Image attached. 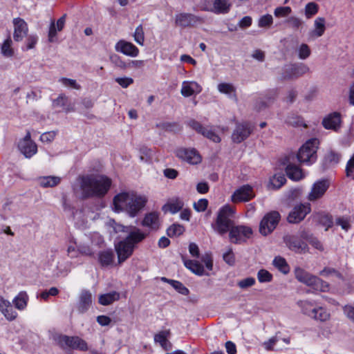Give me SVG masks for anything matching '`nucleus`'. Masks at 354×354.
I'll use <instances>...</instances> for the list:
<instances>
[{
    "instance_id": "obj_49",
    "label": "nucleus",
    "mask_w": 354,
    "mask_h": 354,
    "mask_svg": "<svg viewBox=\"0 0 354 354\" xmlns=\"http://www.w3.org/2000/svg\"><path fill=\"white\" fill-rule=\"evenodd\" d=\"M133 37H134L135 41L138 44H139L140 46L144 45L145 33H144L143 28L141 25L136 27L134 34H133Z\"/></svg>"
},
{
    "instance_id": "obj_19",
    "label": "nucleus",
    "mask_w": 354,
    "mask_h": 354,
    "mask_svg": "<svg viewBox=\"0 0 354 354\" xmlns=\"http://www.w3.org/2000/svg\"><path fill=\"white\" fill-rule=\"evenodd\" d=\"M115 50L127 56L136 57L139 55V49L132 43L121 39L115 45Z\"/></svg>"
},
{
    "instance_id": "obj_31",
    "label": "nucleus",
    "mask_w": 354,
    "mask_h": 354,
    "mask_svg": "<svg viewBox=\"0 0 354 354\" xmlns=\"http://www.w3.org/2000/svg\"><path fill=\"white\" fill-rule=\"evenodd\" d=\"M37 181L41 187H53L60 183L61 178L55 176H40Z\"/></svg>"
},
{
    "instance_id": "obj_26",
    "label": "nucleus",
    "mask_w": 354,
    "mask_h": 354,
    "mask_svg": "<svg viewBox=\"0 0 354 354\" xmlns=\"http://www.w3.org/2000/svg\"><path fill=\"white\" fill-rule=\"evenodd\" d=\"M202 91L201 86L195 81H184L182 83L180 93L184 97H189L194 94L200 93Z\"/></svg>"
},
{
    "instance_id": "obj_6",
    "label": "nucleus",
    "mask_w": 354,
    "mask_h": 354,
    "mask_svg": "<svg viewBox=\"0 0 354 354\" xmlns=\"http://www.w3.org/2000/svg\"><path fill=\"white\" fill-rule=\"evenodd\" d=\"M254 235L252 229L245 225H232L230 228L229 239L231 242H247Z\"/></svg>"
},
{
    "instance_id": "obj_48",
    "label": "nucleus",
    "mask_w": 354,
    "mask_h": 354,
    "mask_svg": "<svg viewBox=\"0 0 354 354\" xmlns=\"http://www.w3.org/2000/svg\"><path fill=\"white\" fill-rule=\"evenodd\" d=\"M68 102V98L66 96L64 95H59L56 100H55L53 102V106L55 108H62L66 112L70 111L69 109L66 107Z\"/></svg>"
},
{
    "instance_id": "obj_13",
    "label": "nucleus",
    "mask_w": 354,
    "mask_h": 354,
    "mask_svg": "<svg viewBox=\"0 0 354 354\" xmlns=\"http://www.w3.org/2000/svg\"><path fill=\"white\" fill-rule=\"evenodd\" d=\"M252 131L253 128L250 123L238 124L232 134V140L234 142L241 143L250 136Z\"/></svg>"
},
{
    "instance_id": "obj_10",
    "label": "nucleus",
    "mask_w": 354,
    "mask_h": 354,
    "mask_svg": "<svg viewBox=\"0 0 354 354\" xmlns=\"http://www.w3.org/2000/svg\"><path fill=\"white\" fill-rule=\"evenodd\" d=\"M330 183L327 180H319L315 182L307 195L308 201L315 202L321 199L329 188Z\"/></svg>"
},
{
    "instance_id": "obj_24",
    "label": "nucleus",
    "mask_w": 354,
    "mask_h": 354,
    "mask_svg": "<svg viewBox=\"0 0 354 354\" xmlns=\"http://www.w3.org/2000/svg\"><path fill=\"white\" fill-rule=\"evenodd\" d=\"M141 225L152 230H157L160 226L159 214L156 212L146 214L141 222Z\"/></svg>"
},
{
    "instance_id": "obj_11",
    "label": "nucleus",
    "mask_w": 354,
    "mask_h": 354,
    "mask_svg": "<svg viewBox=\"0 0 354 354\" xmlns=\"http://www.w3.org/2000/svg\"><path fill=\"white\" fill-rule=\"evenodd\" d=\"M188 125L197 133L203 135L204 137L207 139L214 142H220L221 138L215 132L214 129L210 126H203L198 122L192 120L189 122Z\"/></svg>"
},
{
    "instance_id": "obj_5",
    "label": "nucleus",
    "mask_w": 354,
    "mask_h": 354,
    "mask_svg": "<svg viewBox=\"0 0 354 354\" xmlns=\"http://www.w3.org/2000/svg\"><path fill=\"white\" fill-rule=\"evenodd\" d=\"M319 143V140L316 138L307 140L298 151V160L306 165H311L315 162L317 160V149Z\"/></svg>"
},
{
    "instance_id": "obj_51",
    "label": "nucleus",
    "mask_w": 354,
    "mask_h": 354,
    "mask_svg": "<svg viewBox=\"0 0 354 354\" xmlns=\"http://www.w3.org/2000/svg\"><path fill=\"white\" fill-rule=\"evenodd\" d=\"M286 23L293 29H299L302 27L304 21L296 16H291L286 20Z\"/></svg>"
},
{
    "instance_id": "obj_58",
    "label": "nucleus",
    "mask_w": 354,
    "mask_h": 354,
    "mask_svg": "<svg viewBox=\"0 0 354 354\" xmlns=\"http://www.w3.org/2000/svg\"><path fill=\"white\" fill-rule=\"evenodd\" d=\"M1 312L8 321H12L15 319L17 316V313L12 308L11 304L9 305V307L5 308Z\"/></svg>"
},
{
    "instance_id": "obj_16",
    "label": "nucleus",
    "mask_w": 354,
    "mask_h": 354,
    "mask_svg": "<svg viewBox=\"0 0 354 354\" xmlns=\"http://www.w3.org/2000/svg\"><path fill=\"white\" fill-rule=\"evenodd\" d=\"M97 261L103 268H109L119 266L118 260H115V252L111 250L100 251L97 254Z\"/></svg>"
},
{
    "instance_id": "obj_37",
    "label": "nucleus",
    "mask_w": 354,
    "mask_h": 354,
    "mask_svg": "<svg viewBox=\"0 0 354 354\" xmlns=\"http://www.w3.org/2000/svg\"><path fill=\"white\" fill-rule=\"evenodd\" d=\"M120 299V294L116 291H113L99 296V303L103 306L111 304L113 301Z\"/></svg>"
},
{
    "instance_id": "obj_36",
    "label": "nucleus",
    "mask_w": 354,
    "mask_h": 354,
    "mask_svg": "<svg viewBox=\"0 0 354 354\" xmlns=\"http://www.w3.org/2000/svg\"><path fill=\"white\" fill-rule=\"evenodd\" d=\"M286 182V178L283 174H276L270 178L268 187L271 189H278L281 188Z\"/></svg>"
},
{
    "instance_id": "obj_20",
    "label": "nucleus",
    "mask_w": 354,
    "mask_h": 354,
    "mask_svg": "<svg viewBox=\"0 0 354 354\" xmlns=\"http://www.w3.org/2000/svg\"><path fill=\"white\" fill-rule=\"evenodd\" d=\"M203 20L194 15L187 13H180L175 17L176 26L183 28L194 26L197 24L201 23Z\"/></svg>"
},
{
    "instance_id": "obj_47",
    "label": "nucleus",
    "mask_w": 354,
    "mask_h": 354,
    "mask_svg": "<svg viewBox=\"0 0 354 354\" xmlns=\"http://www.w3.org/2000/svg\"><path fill=\"white\" fill-rule=\"evenodd\" d=\"M183 232L184 227L183 225L179 224H173L167 229V234L169 236L174 237L176 236H180L183 233Z\"/></svg>"
},
{
    "instance_id": "obj_3",
    "label": "nucleus",
    "mask_w": 354,
    "mask_h": 354,
    "mask_svg": "<svg viewBox=\"0 0 354 354\" xmlns=\"http://www.w3.org/2000/svg\"><path fill=\"white\" fill-rule=\"evenodd\" d=\"M107 225L115 233L125 234V242L120 241L118 243H138L143 241L148 235L146 232L136 226H124L117 223L114 220L109 221Z\"/></svg>"
},
{
    "instance_id": "obj_45",
    "label": "nucleus",
    "mask_w": 354,
    "mask_h": 354,
    "mask_svg": "<svg viewBox=\"0 0 354 354\" xmlns=\"http://www.w3.org/2000/svg\"><path fill=\"white\" fill-rule=\"evenodd\" d=\"M318 5L314 2L308 3L304 8V14L307 19H310L318 12Z\"/></svg>"
},
{
    "instance_id": "obj_25",
    "label": "nucleus",
    "mask_w": 354,
    "mask_h": 354,
    "mask_svg": "<svg viewBox=\"0 0 354 354\" xmlns=\"http://www.w3.org/2000/svg\"><path fill=\"white\" fill-rule=\"evenodd\" d=\"M308 71L309 68L304 64L294 65L286 68V73L283 75V77L284 79L297 78L307 73Z\"/></svg>"
},
{
    "instance_id": "obj_54",
    "label": "nucleus",
    "mask_w": 354,
    "mask_h": 354,
    "mask_svg": "<svg viewBox=\"0 0 354 354\" xmlns=\"http://www.w3.org/2000/svg\"><path fill=\"white\" fill-rule=\"evenodd\" d=\"M201 261L205 265L206 268L211 271L213 269V258L210 252H206L201 256Z\"/></svg>"
},
{
    "instance_id": "obj_56",
    "label": "nucleus",
    "mask_w": 354,
    "mask_h": 354,
    "mask_svg": "<svg viewBox=\"0 0 354 354\" xmlns=\"http://www.w3.org/2000/svg\"><path fill=\"white\" fill-rule=\"evenodd\" d=\"M171 286L183 295H187L189 294V290L178 281H171Z\"/></svg>"
},
{
    "instance_id": "obj_60",
    "label": "nucleus",
    "mask_w": 354,
    "mask_h": 354,
    "mask_svg": "<svg viewBox=\"0 0 354 354\" xmlns=\"http://www.w3.org/2000/svg\"><path fill=\"white\" fill-rule=\"evenodd\" d=\"M115 80L121 87L124 88H127L133 83V80L129 77H117L115 79Z\"/></svg>"
},
{
    "instance_id": "obj_42",
    "label": "nucleus",
    "mask_w": 354,
    "mask_h": 354,
    "mask_svg": "<svg viewBox=\"0 0 354 354\" xmlns=\"http://www.w3.org/2000/svg\"><path fill=\"white\" fill-rule=\"evenodd\" d=\"M297 305L301 308L303 314L310 317L314 312V309L317 307L310 301L306 300H301L297 302Z\"/></svg>"
},
{
    "instance_id": "obj_23",
    "label": "nucleus",
    "mask_w": 354,
    "mask_h": 354,
    "mask_svg": "<svg viewBox=\"0 0 354 354\" xmlns=\"http://www.w3.org/2000/svg\"><path fill=\"white\" fill-rule=\"evenodd\" d=\"M342 123L341 114L337 112H333L326 117L322 121L323 126L327 129L337 131Z\"/></svg>"
},
{
    "instance_id": "obj_1",
    "label": "nucleus",
    "mask_w": 354,
    "mask_h": 354,
    "mask_svg": "<svg viewBox=\"0 0 354 354\" xmlns=\"http://www.w3.org/2000/svg\"><path fill=\"white\" fill-rule=\"evenodd\" d=\"M147 202L145 196L133 191L122 192L113 198V210L116 213L126 212L131 218L136 217Z\"/></svg>"
},
{
    "instance_id": "obj_50",
    "label": "nucleus",
    "mask_w": 354,
    "mask_h": 354,
    "mask_svg": "<svg viewBox=\"0 0 354 354\" xmlns=\"http://www.w3.org/2000/svg\"><path fill=\"white\" fill-rule=\"evenodd\" d=\"M292 12V9L289 6H279L274 9V15L277 18H283L288 17Z\"/></svg>"
},
{
    "instance_id": "obj_27",
    "label": "nucleus",
    "mask_w": 354,
    "mask_h": 354,
    "mask_svg": "<svg viewBox=\"0 0 354 354\" xmlns=\"http://www.w3.org/2000/svg\"><path fill=\"white\" fill-rule=\"evenodd\" d=\"M92 304V295L88 290H82L80 295L77 308L80 313L86 312Z\"/></svg>"
},
{
    "instance_id": "obj_21",
    "label": "nucleus",
    "mask_w": 354,
    "mask_h": 354,
    "mask_svg": "<svg viewBox=\"0 0 354 354\" xmlns=\"http://www.w3.org/2000/svg\"><path fill=\"white\" fill-rule=\"evenodd\" d=\"M294 159V156L291 155L287 158V166L286 172L288 177L295 181H298L304 178L305 175L302 170L297 165L290 163V160Z\"/></svg>"
},
{
    "instance_id": "obj_35",
    "label": "nucleus",
    "mask_w": 354,
    "mask_h": 354,
    "mask_svg": "<svg viewBox=\"0 0 354 354\" xmlns=\"http://www.w3.org/2000/svg\"><path fill=\"white\" fill-rule=\"evenodd\" d=\"M184 206V203L181 199L176 198L168 202L162 207V210L165 212H170L171 214H176Z\"/></svg>"
},
{
    "instance_id": "obj_18",
    "label": "nucleus",
    "mask_w": 354,
    "mask_h": 354,
    "mask_svg": "<svg viewBox=\"0 0 354 354\" xmlns=\"http://www.w3.org/2000/svg\"><path fill=\"white\" fill-rule=\"evenodd\" d=\"M14 31L13 39L15 41L19 42L27 36L28 32V26L27 23L21 18L17 17L13 19L12 21Z\"/></svg>"
},
{
    "instance_id": "obj_63",
    "label": "nucleus",
    "mask_w": 354,
    "mask_h": 354,
    "mask_svg": "<svg viewBox=\"0 0 354 354\" xmlns=\"http://www.w3.org/2000/svg\"><path fill=\"white\" fill-rule=\"evenodd\" d=\"M255 283V279L253 277H248L243 279L238 282V286L242 288L245 289L248 287L252 286Z\"/></svg>"
},
{
    "instance_id": "obj_38",
    "label": "nucleus",
    "mask_w": 354,
    "mask_h": 354,
    "mask_svg": "<svg viewBox=\"0 0 354 354\" xmlns=\"http://www.w3.org/2000/svg\"><path fill=\"white\" fill-rule=\"evenodd\" d=\"M28 296L26 292H20L13 299V304L19 310L25 309L27 306Z\"/></svg>"
},
{
    "instance_id": "obj_61",
    "label": "nucleus",
    "mask_w": 354,
    "mask_h": 354,
    "mask_svg": "<svg viewBox=\"0 0 354 354\" xmlns=\"http://www.w3.org/2000/svg\"><path fill=\"white\" fill-rule=\"evenodd\" d=\"M38 41V37L36 35H30L26 40V49L30 50L35 48Z\"/></svg>"
},
{
    "instance_id": "obj_29",
    "label": "nucleus",
    "mask_w": 354,
    "mask_h": 354,
    "mask_svg": "<svg viewBox=\"0 0 354 354\" xmlns=\"http://www.w3.org/2000/svg\"><path fill=\"white\" fill-rule=\"evenodd\" d=\"M183 260L185 266L187 269L191 270L193 273H194L198 276H202V275L206 274L205 273V269H204L203 266L201 263H199L198 261L187 260V259H185L183 257Z\"/></svg>"
},
{
    "instance_id": "obj_9",
    "label": "nucleus",
    "mask_w": 354,
    "mask_h": 354,
    "mask_svg": "<svg viewBox=\"0 0 354 354\" xmlns=\"http://www.w3.org/2000/svg\"><path fill=\"white\" fill-rule=\"evenodd\" d=\"M311 211L308 203H299L294 206L288 216V221L290 223H298L303 221Z\"/></svg>"
},
{
    "instance_id": "obj_41",
    "label": "nucleus",
    "mask_w": 354,
    "mask_h": 354,
    "mask_svg": "<svg viewBox=\"0 0 354 354\" xmlns=\"http://www.w3.org/2000/svg\"><path fill=\"white\" fill-rule=\"evenodd\" d=\"M170 335V330H165L159 332L154 336V341L160 344V346L165 350L167 349V344H169L167 338Z\"/></svg>"
},
{
    "instance_id": "obj_34",
    "label": "nucleus",
    "mask_w": 354,
    "mask_h": 354,
    "mask_svg": "<svg viewBox=\"0 0 354 354\" xmlns=\"http://www.w3.org/2000/svg\"><path fill=\"white\" fill-rule=\"evenodd\" d=\"M218 91L225 94L232 100H237L236 88L230 83H220L217 86Z\"/></svg>"
},
{
    "instance_id": "obj_17",
    "label": "nucleus",
    "mask_w": 354,
    "mask_h": 354,
    "mask_svg": "<svg viewBox=\"0 0 354 354\" xmlns=\"http://www.w3.org/2000/svg\"><path fill=\"white\" fill-rule=\"evenodd\" d=\"M232 6L230 0H214L205 10L216 15H225L230 11Z\"/></svg>"
},
{
    "instance_id": "obj_62",
    "label": "nucleus",
    "mask_w": 354,
    "mask_h": 354,
    "mask_svg": "<svg viewBox=\"0 0 354 354\" xmlns=\"http://www.w3.org/2000/svg\"><path fill=\"white\" fill-rule=\"evenodd\" d=\"M59 32L55 26V23L54 21H52L49 27L48 31V41L50 42H54L56 40L57 32Z\"/></svg>"
},
{
    "instance_id": "obj_4",
    "label": "nucleus",
    "mask_w": 354,
    "mask_h": 354,
    "mask_svg": "<svg viewBox=\"0 0 354 354\" xmlns=\"http://www.w3.org/2000/svg\"><path fill=\"white\" fill-rule=\"evenodd\" d=\"M235 213V209L230 205H225L218 212L215 221L212 224V228L220 234H224L232 226L230 217Z\"/></svg>"
},
{
    "instance_id": "obj_32",
    "label": "nucleus",
    "mask_w": 354,
    "mask_h": 354,
    "mask_svg": "<svg viewBox=\"0 0 354 354\" xmlns=\"http://www.w3.org/2000/svg\"><path fill=\"white\" fill-rule=\"evenodd\" d=\"M310 318L317 322H326L330 319V313L326 308L322 306H317L314 309Z\"/></svg>"
},
{
    "instance_id": "obj_14",
    "label": "nucleus",
    "mask_w": 354,
    "mask_h": 354,
    "mask_svg": "<svg viewBox=\"0 0 354 354\" xmlns=\"http://www.w3.org/2000/svg\"><path fill=\"white\" fill-rule=\"evenodd\" d=\"M18 147L21 153L27 158H31L37 151V145L31 140L30 132H27L26 136L19 141Z\"/></svg>"
},
{
    "instance_id": "obj_12",
    "label": "nucleus",
    "mask_w": 354,
    "mask_h": 354,
    "mask_svg": "<svg viewBox=\"0 0 354 354\" xmlns=\"http://www.w3.org/2000/svg\"><path fill=\"white\" fill-rule=\"evenodd\" d=\"M252 187L245 185L234 191L231 196V201L234 203L248 202L254 197Z\"/></svg>"
},
{
    "instance_id": "obj_46",
    "label": "nucleus",
    "mask_w": 354,
    "mask_h": 354,
    "mask_svg": "<svg viewBox=\"0 0 354 354\" xmlns=\"http://www.w3.org/2000/svg\"><path fill=\"white\" fill-rule=\"evenodd\" d=\"M273 24V17L271 15L267 14L261 16L258 21V26L260 28H270Z\"/></svg>"
},
{
    "instance_id": "obj_30",
    "label": "nucleus",
    "mask_w": 354,
    "mask_h": 354,
    "mask_svg": "<svg viewBox=\"0 0 354 354\" xmlns=\"http://www.w3.org/2000/svg\"><path fill=\"white\" fill-rule=\"evenodd\" d=\"M306 286L311 287L317 291L326 292L328 290V284L314 275L310 277Z\"/></svg>"
},
{
    "instance_id": "obj_59",
    "label": "nucleus",
    "mask_w": 354,
    "mask_h": 354,
    "mask_svg": "<svg viewBox=\"0 0 354 354\" xmlns=\"http://www.w3.org/2000/svg\"><path fill=\"white\" fill-rule=\"evenodd\" d=\"M223 261L229 266H232L235 263V256L231 248H229L225 252L223 253Z\"/></svg>"
},
{
    "instance_id": "obj_52",
    "label": "nucleus",
    "mask_w": 354,
    "mask_h": 354,
    "mask_svg": "<svg viewBox=\"0 0 354 354\" xmlns=\"http://www.w3.org/2000/svg\"><path fill=\"white\" fill-rule=\"evenodd\" d=\"M297 53L298 57L300 59H306L310 55V49L307 44H302L299 46Z\"/></svg>"
},
{
    "instance_id": "obj_57",
    "label": "nucleus",
    "mask_w": 354,
    "mask_h": 354,
    "mask_svg": "<svg viewBox=\"0 0 354 354\" xmlns=\"http://www.w3.org/2000/svg\"><path fill=\"white\" fill-rule=\"evenodd\" d=\"M340 155L334 151H329L325 156V161L330 165H335L339 162Z\"/></svg>"
},
{
    "instance_id": "obj_64",
    "label": "nucleus",
    "mask_w": 354,
    "mask_h": 354,
    "mask_svg": "<svg viewBox=\"0 0 354 354\" xmlns=\"http://www.w3.org/2000/svg\"><path fill=\"white\" fill-rule=\"evenodd\" d=\"M208 205V201L205 198L198 200L194 204V207L197 212H203Z\"/></svg>"
},
{
    "instance_id": "obj_33",
    "label": "nucleus",
    "mask_w": 354,
    "mask_h": 354,
    "mask_svg": "<svg viewBox=\"0 0 354 354\" xmlns=\"http://www.w3.org/2000/svg\"><path fill=\"white\" fill-rule=\"evenodd\" d=\"M326 21L323 17H317L314 21V28L310 32V35L313 38H317L322 36L326 30Z\"/></svg>"
},
{
    "instance_id": "obj_22",
    "label": "nucleus",
    "mask_w": 354,
    "mask_h": 354,
    "mask_svg": "<svg viewBox=\"0 0 354 354\" xmlns=\"http://www.w3.org/2000/svg\"><path fill=\"white\" fill-rule=\"evenodd\" d=\"M135 245H115V251L118 256V264L121 265L131 256Z\"/></svg>"
},
{
    "instance_id": "obj_44",
    "label": "nucleus",
    "mask_w": 354,
    "mask_h": 354,
    "mask_svg": "<svg viewBox=\"0 0 354 354\" xmlns=\"http://www.w3.org/2000/svg\"><path fill=\"white\" fill-rule=\"evenodd\" d=\"M335 225L340 226L344 231H348L351 226V218L350 216H339L335 219Z\"/></svg>"
},
{
    "instance_id": "obj_15",
    "label": "nucleus",
    "mask_w": 354,
    "mask_h": 354,
    "mask_svg": "<svg viewBox=\"0 0 354 354\" xmlns=\"http://www.w3.org/2000/svg\"><path fill=\"white\" fill-rule=\"evenodd\" d=\"M176 155L179 158L192 165L198 164L202 160L201 155L195 149H178L176 151Z\"/></svg>"
},
{
    "instance_id": "obj_39",
    "label": "nucleus",
    "mask_w": 354,
    "mask_h": 354,
    "mask_svg": "<svg viewBox=\"0 0 354 354\" xmlns=\"http://www.w3.org/2000/svg\"><path fill=\"white\" fill-rule=\"evenodd\" d=\"M1 53L6 57H12L15 54V50L12 48V41L8 37L1 44Z\"/></svg>"
},
{
    "instance_id": "obj_53",
    "label": "nucleus",
    "mask_w": 354,
    "mask_h": 354,
    "mask_svg": "<svg viewBox=\"0 0 354 354\" xmlns=\"http://www.w3.org/2000/svg\"><path fill=\"white\" fill-rule=\"evenodd\" d=\"M59 82L65 87L74 88V89H80V86L76 82V80L73 79H68L66 77H62L59 80Z\"/></svg>"
},
{
    "instance_id": "obj_8",
    "label": "nucleus",
    "mask_w": 354,
    "mask_h": 354,
    "mask_svg": "<svg viewBox=\"0 0 354 354\" xmlns=\"http://www.w3.org/2000/svg\"><path fill=\"white\" fill-rule=\"evenodd\" d=\"M58 344L63 348H71L82 351L88 350L87 343L79 337L62 335L58 338Z\"/></svg>"
},
{
    "instance_id": "obj_40",
    "label": "nucleus",
    "mask_w": 354,
    "mask_h": 354,
    "mask_svg": "<svg viewBox=\"0 0 354 354\" xmlns=\"http://www.w3.org/2000/svg\"><path fill=\"white\" fill-rule=\"evenodd\" d=\"M274 266L284 274L290 272V267L286 259L281 257H276L273 260Z\"/></svg>"
},
{
    "instance_id": "obj_7",
    "label": "nucleus",
    "mask_w": 354,
    "mask_h": 354,
    "mask_svg": "<svg viewBox=\"0 0 354 354\" xmlns=\"http://www.w3.org/2000/svg\"><path fill=\"white\" fill-rule=\"evenodd\" d=\"M280 214L278 212L272 211L266 214L259 224V232L267 236L277 227L280 220Z\"/></svg>"
},
{
    "instance_id": "obj_2",
    "label": "nucleus",
    "mask_w": 354,
    "mask_h": 354,
    "mask_svg": "<svg viewBox=\"0 0 354 354\" xmlns=\"http://www.w3.org/2000/svg\"><path fill=\"white\" fill-rule=\"evenodd\" d=\"M84 197H104L110 189L111 179L104 175L89 174L78 178Z\"/></svg>"
},
{
    "instance_id": "obj_28",
    "label": "nucleus",
    "mask_w": 354,
    "mask_h": 354,
    "mask_svg": "<svg viewBox=\"0 0 354 354\" xmlns=\"http://www.w3.org/2000/svg\"><path fill=\"white\" fill-rule=\"evenodd\" d=\"M67 253L71 257H75L80 254L91 255L92 251L86 245H71L67 248Z\"/></svg>"
},
{
    "instance_id": "obj_55",
    "label": "nucleus",
    "mask_w": 354,
    "mask_h": 354,
    "mask_svg": "<svg viewBox=\"0 0 354 354\" xmlns=\"http://www.w3.org/2000/svg\"><path fill=\"white\" fill-rule=\"evenodd\" d=\"M257 278L259 282H270L272 279V275L266 270L261 269L257 273Z\"/></svg>"
},
{
    "instance_id": "obj_43",
    "label": "nucleus",
    "mask_w": 354,
    "mask_h": 354,
    "mask_svg": "<svg viewBox=\"0 0 354 354\" xmlns=\"http://www.w3.org/2000/svg\"><path fill=\"white\" fill-rule=\"evenodd\" d=\"M295 278L300 282L306 285L310 277L311 274L307 272L301 268H296L294 270Z\"/></svg>"
}]
</instances>
